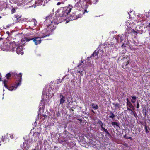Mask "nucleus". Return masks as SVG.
Segmentation results:
<instances>
[{"label":"nucleus","mask_w":150,"mask_h":150,"mask_svg":"<svg viewBox=\"0 0 150 150\" xmlns=\"http://www.w3.org/2000/svg\"><path fill=\"white\" fill-rule=\"evenodd\" d=\"M127 105H128L129 107L133 109H134V107L132 105V104L131 103V102L130 101L127 102Z\"/></svg>","instance_id":"obj_6"},{"label":"nucleus","mask_w":150,"mask_h":150,"mask_svg":"<svg viewBox=\"0 0 150 150\" xmlns=\"http://www.w3.org/2000/svg\"><path fill=\"white\" fill-rule=\"evenodd\" d=\"M103 130L106 133V134H108L110 135V133L108 132V130L106 129L105 128H103Z\"/></svg>","instance_id":"obj_12"},{"label":"nucleus","mask_w":150,"mask_h":150,"mask_svg":"<svg viewBox=\"0 0 150 150\" xmlns=\"http://www.w3.org/2000/svg\"><path fill=\"white\" fill-rule=\"evenodd\" d=\"M99 124H100V126L103 129V128H104L103 127V124L102 123L101 121H100L99 122Z\"/></svg>","instance_id":"obj_16"},{"label":"nucleus","mask_w":150,"mask_h":150,"mask_svg":"<svg viewBox=\"0 0 150 150\" xmlns=\"http://www.w3.org/2000/svg\"><path fill=\"white\" fill-rule=\"evenodd\" d=\"M11 75L10 73H8L6 75V77L7 79H9Z\"/></svg>","instance_id":"obj_15"},{"label":"nucleus","mask_w":150,"mask_h":150,"mask_svg":"<svg viewBox=\"0 0 150 150\" xmlns=\"http://www.w3.org/2000/svg\"><path fill=\"white\" fill-rule=\"evenodd\" d=\"M109 117L110 118H112V119H113L115 117V115L113 113H111V115L109 116Z\"/></svg>","instance_id":"obj_14"},{"label":"nucleus","mask_w":150,"mask_h":150,"mask_svg":"<svg viewBox=\"0 0 150 150\" xmlns=\"http://www.w3.org/2000/svg\"><path fill=\"white\" fill-rule=\"evenodd\" d=\"M53 26V27H54V26L53 25V24H51L50 25H49L48 26H47V27L50 28V29L51 28V27Z\"/></svg>","instance_id":"obj_20"},{"label":"nucleus","mask_w":150,"mask_h":150,"mask_svg":"<svg viewBox=\"0 0 150 150\" xmlns=\"http://www.w3.org/2000/svg\"><path fill=\"white\" fill-rule=\"evenodd\" d=\"M18 77H19V79L20 80V81L18 82L17 84V86H11L8 87L7 85V81L6 80H4L3 81L4 86L7 89L10 91H12L16 89L17 86L21 84V80L22 74L21 73L19 74L18 75Z\"/></svg>","instance_id":"obj_1"},{"label":"nucleus","mask_w":150,"mask_h":150,"mask_svg":"<svg viewBox=\"0 0 150 150\" xmlns=\"http://www.w3.org/2000/svg\"><path fill=\"white\" fill-rule=\"evenodd\" d=\"M64 4V2L63 1H62L61 2H58L57 3V5H59L61 4Z\"/></svg>","instance_id":"obj_17"},{"label":"nucleus","mask_w":150,"mask_h":150,"mask_svg":"<svg viewBox=\"0 0 150 150\" xmlns=\"http://www.w3.org/2000/svg\"><path fill=\"white\" fill-rule=\"evenodd\" d=\"M127 110H128L131 111L132 112V113L133 112V110L132 109H131L129 108H127Z\"/></svg>","instance_id":"obj_24"},{"label":"nucleus","mask_w":150,"mask_h":150,"mask_svg":"<svg viewBox=\"0 0 150 150\" xmlns=\"http://www.w3.org/2000/svg\"><path fill=\"white\" fill-rule=\"evenodd\" d=\"M130 138H131V137H129V139H130Z\"/></svg>","instance_id":"obj_30"},{"label":"nucleus","mask_w":150,"mask_h":150,"mask_svg":"<svg viewBox=\"0 0 150 150\" xmlns=\"http://www.w3.org/2000/svg\"><path fill=\"white\" fill-rule=\"evenodd\" d=\"M139 107V103H137V104L136 108H138Z\"/></svg>","instance_id":"obj_23"},{"label":"nucleus","mask_w":150,"mask_h":150,"mask_svg":"<svg viewBox=\"0 0 150 150\" xmlns=\"http://www.w3.org/2000/svg\"><path fill=\"white\" fill-rule=\"evenodd\" d=\"M71 10V8H70V11Z\"/></svg>","instance_id":"obj_33"},{"label":"nucleus","mask_w":150,"mask_h":150,"mask_svg":"<svg viewBox=\"0 0 150 150\" xmlns=\"http://www.w3.org/2000/svg\"><path fill=\"white\" fill-rule=\"evenodd\" d=\"M44 91H45L44 90H44H43V92H44Z\"/></svg>","instance_id":"obj_35"},{"label":"nucleus","mask_w":150,"mask_h":150,"mask_svg":"<svg viewBox=\"0 0 150 150\" xmlns=\"http://www.w3.org/2000/svg\"><path fill=\"white\" fill-rule=\"evenodd\" d=\"M1 80V78L0 77V81Z\"/></svg>","instance_id":"obj_28"},{"label":"nucleus","mask_w":150,"mask_h":150,"mask_svg":"<svg viewBox=\"0 0 150 150\" xmlns=\"http://www.w3.org/2000/svg\"><path fill=\"white\" fill-rule=\"evenodd\" d=\"M39 134L40 133L38 132H35L34 133L33 136L37 138L38 137Z\"/></svg>","instance_id":"obj_8"},{"label":"nucleus","mask_w":150,"mask_h":150,"mask_svg":"<svg viewBox=\"0 0 150 150\" xmlns=\"http://www.w3.org/2000/svg\"><path fill=\"white\" fill-rule=\"evenodd\" d=\"M91 105L92 108L95 109H97L98 108V105L97 104H95L94 103H93Z\"/></svg>","instance_id":"obj_5"},{"label":"nucleus","mask_w":150,"mask_h":150,"mask_svg":"<svg viewBox=\"0 0 150 150\" xmlns=\"http://www.w3.org/2000/svg\"><path fill=\"white\" fill-rule=\"evenodd\" d=\"M1 17L0 16V18H1Z\"/></svg>","instance_id":"obj_31"},{"label":"nucleus","mask_w":150,"mask_h":150,"mask_svg":"<svg viewBox=\"0 0 150 150\" xmlns=\"http://www.w3.org/2000/svg\"><path fill=\"white\" fill-rule=\"evenodd\" d=\"M92 112H93V113H94V111L93 110H92Z\"/></svg>","instance_id":"obj_29"},{"label":"nucleus","mask_w":150,"mask_h":150,"mask_svg":"<svg viewBox=\"0 0 150 150\" xmlns=\"http://www.w3.org/2000/svg\"><path fill=\"white\" fill-rule=\"evenodd\" d=\"M1 145V144H0V146Z\"/></svg>","instance_id":"obj_36"},{"label":"nucleus","mask_w":150,"mask_h":150,"mask_svg":"<svg viewBox=\"0 0 150 150\" xmlns=\"http://www.w3.org/2000/svg\"><path fill=\"white\" fill-rule=\"evenodd\" d=\"M86 10H85V11L86 12Z\"/></svg>","instance_id":"obj_32"},{"label":"nucleus","mask_w":150,"mask_h":150,"mask_svg":"<svg viewBox=\"0 0 150 150\" xmlns=\"http://www.w3.org/2000/svg\"><path fill=\"white\" fill-rule=\"evenodd\" d=\"M5 45H3L1 47V50L3 51H8L9 50V49L8 47H5Z\"/></svg>","instance_id":"obj_9"},{"label":"nucleus","mask_w":150,"mask_h":150,"mask_svg":"<svg viewBox=\"0 0 150 150\" xmlns=\"http://www.w3.org/2000/svg\"><path fill=\"white\" fill-rule=\"evenodd\" d=\"M145 128L146 132V133H148L149 132L147 129V127L146 126H145Z\"/></svg>","instance_id":"obj_22"},{"label":"nucleus","mask_w":150,"mask_h":150,"mask_svg":"<svg viewBox=\"0 0 150 150\" xmlns=\"http://www.w3.org/2000/svg\"><path fill=\"white\" fill-rule=\"evenodd\" d=\"M16 52L18 54H21L22 55L23 54V51L22 46H19L17 47L16 50Z\"/></svg>","instance_id":"obj_4"},{"label":"nucleus","mask_w":150,"mask_h":150,"mask_svg":"<svg viewBox=\"0 0 150 150\" xmlns=\"http://www.w3.org/2000/svg\"><path fill=\"white\" fill-rule=\"evenodd\" d=\"M132 100H131V102L133 103H134L136 101L137 98L134 96L132 97Z\"/></svg>","instance_id":"obj_10"},{"label":"nucleus","mask_w":150,"mask_h":150,"mask_svg":"<svg viewBox=\"0 0 150 150\" xmlns=\"http://www.w3.org/2000/svg\"><path fill=\"white\" fill-rule=\"evenodd\" d=\"M112 125L114 127H115V126H118L117 123L115 122H112Z\"/></svg>","instance_id":"obj_11"},{"label":"nucleus","mask_w":150,"mask_h":150,"mask_svg":"<svg viewBox=\"0 0 150 150\" xmlns=\"http://www.w3.org/2000/svg\"><path fill=\"white\" fill-rule=\"evenodd\" d=\"M129 62V60L127 57H123L121 59V62L122 64V67L125 69L127 67V65Z\"/></svg>","instance_id":"obj_3"},{"label":"nucleus","mask_w":150,"mask_h":150,"mask_svg":"<svg viewBox=\"0 0 150 150\" xmlns=\"http://www.w3.org/2000/svg\"><path fill=\"white\" fill-rule=\"evenodd\" d=\"M35 7H36V6H34V7L35 8Z\"/></svg>","instance_id":"obj_34"},{"label":"nucleus","mask_w":150,"mask_h":150,"mask_svg":"<svg viewBox=\"0 0 150 150\" xmlns=\"http://www.w3.org/2000/svg\"><path fill=\"white\" fill-rule=\"evenodd\" d=\"M41 38L39 37H35L32 39H30L29 38L25 37L22 39V40H24L26 41H29L30 40H33V42H34L36 45H37L40 44L41 42Z\"/></svg>","instance_id":"obj_2"},{"label":"nucleus","mask_w":150,"mask_h":150,"mask_svg":"<svg viewBox=\"0 0 150 150\" xmlns=\"http://www.w3.org/2000/svg\"><path fill=\"white\" fill-rule=\"evenodd\" d=\"M131 32L134 33H137V32L134 29H132L131 30Z\"/></svg>","instance_id":"obj_19"},{"label":"nucleus","mask_w":150,"mask_h":150,"mask_svg":"<svg viewBox=\"0 0 150 150\" xmlns=\"http://www.w3.org/2000/svg\"><path fill=\"white\" fill-rule=\"evenodd\" d=\"M126 100L127 101V102L128 101H129V99L128 98H127V99H126Z\"/></svg>","instance_id":"obj_26"},{"label":"nucleus","mask_w":150,"mask_h":150,"mask_svg":"<svg viewBox=\"0 0 150 150\" xmlns=\"http://www.w3.org/2000/svg\"><path fill=\"white\" fill-rule=\"evenodd\" d=\"M115 107H119V104L117 103H116L115 104Z\"/></svg>","instance_id":"obj_21"},{"label":"nucleus","mask_w":150,"mask_h":150,"mask_svg":"<svg viewBox=\"0 0 150 150\" xmlns=\"http://www.w3.org/2000/svg\"><path fill=\"white\" fill-rule=\"evenodd\" d=\"M33 21L34 23V26H36L37 25V21L35 19L33 20Z\"/></svg>","instance_id":"obj_18"},{"label":"nucleus","mask_w":150,"mask_h":150,"mask_svg":"<svg viewBox=\"0 0 150 150\" xmlns=\"http://www.w3.org/2000/svg\"><path fill=\"white\" fill-rule=\"evenodd\" d=\"M148 27L150 28V23H149L148 25Z\"/></svg>","instance_id":"obj_25"},{"label":"nucleus","mask_w":150,"mask_h":150,"mask_svg":"<svg viewBox=\"0 0 150 150\" xmlns=\"http://www.w3.org/2000/svg\"><path fill=\"white\" fill-rule=\"evenodd\" d=\"M61 96H62V98L60 99V104H63L65 101V100H64V98L63 96L62 95H60Z\"/></svg>","instance_id":"obj_7"},{"label":"nucleus","mask_w":150,"mask_h":150,"mask_svg":"<svg viewBox=\"0 0 150 150\" xmlns=\"http://www.w3.org/2000/svg\"><path fill=\"white\" fill-rule=\"evenodd\" d=\"M98 54L96 51H94L93 53V54H92V56H93V57H95L96 56H98Z\"/></svg>","instance_id":"obj_13"},{"label":"nucleus","mask_w":150,"mask_h":150,"mask_svg":"<svg viewBox=\"0 0 150 150\" xmlns=\"http://www.w3.org/2000/svg\"><path fill=\"white\" fill-rule=\"evenodd\" d=\"M13 135H11L10 136V137H11L12 138H13Z\"/></svg>","instance_id":"obj_27"}]
</instances>
